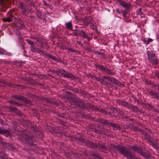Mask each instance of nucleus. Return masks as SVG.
Returning <instances> with one entry per match:
<instances>
[{
	"instance_id": "nucleus-25",
	"label": "nucleus",
	"mask_w": 159,
	"mask_h": 159,
	"mask_svg": "<svg viewBox=\"0 0 159 159\" xmlns=\"http://www.w3.org/2000/svg\"><path fill=\"white\" fill-rule=\"evenodd\" d=\"M134 108L137 110V107H134Z\"/></svg>"
},
{
	"instance_id": "nucleus-22",
	"label": "nucleus",
	"mask_w": 159,
	"mask_h": 159,
	"mask_svg": "<svg viewBox=\"0 0 159 159\" xmlns=\"http://www.w3.org/2000/svg\"><path fill=\"white\" fill-rule=\"evenodd\" d=\"M91 26L93 29H94L95 28V26L93 25H92Z\"/></svg>"
},
{
	"instance_id": "nucleus-8",
	"label": "nucleus",
	"mask_w": 159,
	"mask_h": 159,
	"mask_svg": "<svg viewBox=\"0 0 159 159\" xmlns=\"http://www.w3.org/2000/svg\"><path fill=\"white\" fill-rule=\"evenodd\" d=\"M144 43L146 44H148L150 42H152V39L151 38H148V40H143Z\"/></svg>"
},
{
	"instance_id": "nucleus-15",
	"label": "nucleus",
	"mask_w": 159,
	"mask_h": 159,
	"mask_svg": "<svg viewBox=\"0 0 159 159\" xmlns=\"http://www.w3.org/2000/svg\"><path fill=\"white\" fill-rule=\"evenodd\" d=\"M130 149H131V150L135 151L137 150V148L135 147H133L130 148Z\"/></svg>"
},
{
	"instance_id": "nucleus-6",
	"label": "nucleus",
	"mask_w": 159,
	"mask_h": 159,
	"mask_svg": "<svg viewBox=\"0 0 159 159\" xmlns=\"http://www.w3.org/2000/svg\"><path fill=\"white\" fill-rule=\"evenodd\" d=\"M63 72V74L64 76L67 78H70L71 79H75V77L73 76L72 74L66 73L64 71H62Z\"/></svg>"
},
{
	"instance_id": "nucleus-4",
	"label": "nucleus",
	"mask_w": 159,
	"mask_h": 159,
	"mask_svg": "<svg viewBox=\"0 0 159 159\" xmlns=\"http://www.w3.org/2000/svg\"><path fill=\"white\" fill-rule=\"evenodd\" d=\"M119 2L121 5L122 6L125 8H128L130 7V5L128 3H126L125 2L122 0H120Z\"/></svg>"
},
{
	"instance_id": "nucleus-19",
	"label": "nucleus",
	"mask_w": 159,
	"mask_h": 159,
	"mask_svg": "<svg viewBox=\"0 0 159 159\" xmlns=\"http://www.w3.org/2000/svg\"><path fill=\"white\" fill-rule=\"evenodd\" d=\"M31 48V50L33 51H36V50H35V48L34 47L33 45V48L32 49Z\"/></svg>"
},
{
	"instance_id": "nucleus-13",
	"label": "nucleus",
	"mask_w": 159,
	"mask_h": 159,
	"mask_svg": "<svg viewBox=\"0 0 159 159\" xmlns=\"http://www.w3.org/2000/svg\"><path fill=\"white\" fill-rule=\"evenodd\" d=\"M98 69H100V70L102 71H104V70L105 69V67L102 65H99L98 66Z\"/></svg>"
},
{
	"instance_id": "nucleus-14",
	"label": "nucleus",
	"mask_w": 159,
	"mask_h": 159,
	"mask_svg": "<svg viewBox=\"0 0 159 159\" xmlns=\"http://www.w3.org/2000/svg\"><path fill=\"white\" fill-rule=\"evenodd\" d=\"M93 156H94V157H98V158H100V157L99 155L98 154H97L96 153L93 154Z\"/></svg>"
},
{
	"instance_id": "nucleus-7",
	"label": "nucleus",
	"mask_w": 159,
	"mask_h": 159,
	"mask_svg": "<svg viewBox=\"0 0 159 159\" xmlns=\"http://www.w3.org/2000/svg\"><path fill=\"white\" fill-rule=\"evenodd\" d=\"M77 33L78 34L80 35L84 38L88 39V37L87 34L83 31H78L77 32Z\"/></svg>"
},
{
	"instance_id": "nucleus-16",
	"label": "nucleus",
	"mask_w": 159,
	"mask_h": 159,
	"mask_svg": "<svg viewBox=\"0 0 159 159\" xmlns=\"http://www.w3.org/2000/svg\"><path fill=\"white\" fill-rule=\"evenodd\" d=\"M6 131L0 128V133H6Z\"/></svg>"
},
{
	"instance_id": "nucleus-23",
	"label": "nucleus",
	"mask_w": 159,
	"mask_h": 159,
	"mask_svg": "<svg viewBox=\"0 0 159 159\" xmlns=\"http://www.w3.org/2000/svg\"><path fill=\"white\" fill-rule=\"evenodd\" d=\"M104 123L105 124H107V120H105Z\"/></svg>"
},
{
	"instance_id": "nucleus-1",
	"label": "nucleus",
	"mask_w": 159,
	"mask_h": 159,
	"mask_svg": "<svg viewBox=\"0 0 159 159\" xmlns=\"http://www.w3.org/2000/svg\"><path fill=\"white\" fill-rule=\"evenodd\" d=\"M110 148L111 149L113 150V151H115V150L118 149L120 152L128 158H133V157L132 154L129 152L130 150H129L128 151L125 150L124 147L120 146H115L111 144V145Z\"/></svg>"
},
{
	"instance_id": "nucleus-27",
	"label": "nucleus",
	"mask_w": 159,
	"mask_h": 159,
	"mask_svg": "<svg viewBox=\"0 0 159 159\" xmlns=\"http://www.w3.org/2000/svg\"><path fill=\"white\" fill-rule=\"evenodd\" d=\"M101 80L102 81V80H100V81L101 82H102V81H101Z\"/></svg>"
},
{
	"instance_id": "nucleus-2",
	"label": "nucleus",
	"mask_w": 159,
	"mask_h": 159,
	"mask_svg": "<svg viewBox=\"0 0 159 159\" xmlns=\"http://www.w3.org/2000/svg\"><path fill=\"white\" fill-rule=\"evenodd\" d=\"M149 61L153 64H156L158 60L157 57L152 52L148 51L147 53Z\"/></svg>"
},
{
	"instance_id": "nucleus-20",
	"label": "nucleus",
	"mask_w": 159,
	"mask_h": 159,
	"mask_svg": "<svg viewBox=\"0 0 159 159\" xmlns=\"http://www.w3.org/2000/svg\"><path fill=\"white\" fill-rule=\"evenodd\" d=\"M104 71L106 72L107 73H108L109 72V70L108 69H107L105 68V69L104 70Z\"/></svg>"
},
{
	"instance_id": "nucleus-28",
	"label": "nucleus",
	"mask_w": 159,
	"mask_h": 159,
	"mask_svg": "<svg viewBox=\"0 0 159 159\" xmlns=\"http://www.w3.org/2000/svg\"><path fill=\"white\" fill-rule=\"evenodd\" d=\"M101 80L102 81V80H100V81L101 82H102V81H101Z\"/></svg>"
},
{
	"instance_id": "nucleus-12",
	"label": "nucleus",
	"mask_w": 159,
	"mask_h": 159,
	"mask_svg": "<svg viewBox=\"0 0 159 159\" xmlns=\"http://www.w3.org/2000/svg\"><path fill=\"white\" fill-rule=\"evenodd\" d=\"M26 41L30 45H31V47L32 48H33V43L32 42L31 40H27Z\"/></svg>"
},
{
	"instance_id": "nucleus-24",
	"label": "nucleus",
	"mask_w": 159,
	"mask_h": 159,
	"mask_svg": "<svg viewBox=\"0 0 159 159\" xmlns=\"http://www.w3.org/2000/svg\"><path fill=\"white\" fill-rule=\"evenodd\" d=\"M0 54H3V53L2 52H1L0 51Z\"/></svg>"
},
{
	"instance_id": "nucleus-21",
	"label": "nucleus",
	"mask_w": 159,
	"mask_h": 159,
	"mask_svg": "<svg viewBox=\"0 0 159 159\" xmlns=\"http://www.w3.org/2000/svg\"><path fill=\"white\" fill-rule=\"evenodd\" d=\"M20 8H21V9H23L24 8V6H23V5L22 4H20Z\"/></svg>"
},
{
	"instance_id": "nucleus-11",
	"label": "nucleus",
	"mask_w": 159,
	"mask_h": 159,
	"mask_svg": "<svg viewBox=\"0 0 159 159\" xmlns=\"http://www.w3.org/2000/svg\"><path fill=\"white\" fill-rule=\"evenodd\" d=\"M3 21L5 22H9L11 20V17H8L6 18H4L3 19Z\"/></svg>"
},
{
	"instance_id": "nucleus-9",
	"label": "nucleus",
	"mask_w": 159,
	"mask_h": 159,
	"mask_svg": "<svg viewBox=\"0 0 159 159\" xmlns=\"http://www.w3.org/2000/svg\"><path fill=\"white\" fill-rule=\"evenodd\" d=\"M66 27L69 30H71L72 29V24L70 22H69L66 24Z\"/></svg>"
},
{
	"instance_id": "nucleus-10",
	"label": "nucleus",
	"mask_w": 159,
	"mask_h": 159,
	"mask_svg": "<svg viewBox=\"0 0 159 159\" xmlns=\"http://www.w3.org/2000/svg\"><path fill=\"white\" fill-rule=\"evenodd\" d=\"M14 97L17 99H20V100H24V98L23 97L20 96L19 95H16L14 96Z\"/></svg>"
},
{
	"instance_id": "nucleus-18",
	"label": "nucleus",
	"mask_w": 159,
	"mask_h": 159,
	"mask_svg": "<svg viewBox=\"0 0 159 159\" xmlns=\"http://www.w3.org/2000/svg\"><path fill=\"white\" fill-rule=\"evenodd\" d=\"M116 11L119 14L121 13L122 12L118 8L116 9Z\"/></svg>"
},
{
	"instance_id": "nucleus-26",
	"label": "nucleus",
	"mask_w": 159,
	"mask_h": 159,
	"mask_svg": "<svg viewBox=\"0 0 159 159\" xmlns=\"http://www.w3.org/2000/svg\"><path fill=\"white\" fill-rule=\"evenodd\" d=\"M123 105H124L125 104V102H123Z\"/></svg>"
},
{
	"instance_id": "nucleus-17",
	"label": "nucleus",
	"mask_w": 159,
	"mask_h": 159,
	"mask_svg": "<svg viewBox=\"0 0 159 159\" xmlns=\"http://www.w3.org/2000/svg\"><path fill=\"white\" fill-rule=\"evenodd\" d=\"M155 75L157 77L159 78V70L156 71Z\"/></svg>"
},
{
	"instance_id": "nucleus-5",
	"label": "nucleus",
	"mask_w": 159,
	"mask_h": 159,
	"mask_svg": "<svg viewBox=\"0 0 159 159\" xmlns=\"http://www.w3.org/2000/svg\"><path fill=\"white\" fill-rule=\"evenodd\" d=\"M102 77L113 84H116V80L115 79L107 76H103Z\"/></svg>"
},
{
	"instance_id": "nucleus-3",
	"label": "nucleus",
	"mask_w": 159,
	"mask_h": 159,
	"mask_svg": "<svg viewBox=\"0 0 159 159\" xmlns=\"http://www.w3.org/2000/svg\"><path fill=\"white\" fill-rule=\"evenodd\" d=\"M91 147H92L93 148L98 147L99 148L100 150L104 152H105L107 150V148L105 146V145L103 144H95L92 143H91Z\"/></svg>"
}]
</instances>
